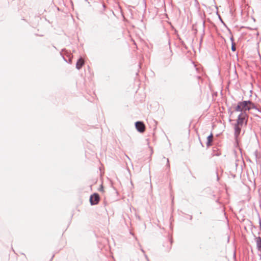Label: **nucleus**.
<instances>
[{
    "label": "nucleus",
    "mask_w": 261,
    "mask_h": 261,
    "mask_svg": "<svg viewBox=\"0 0 261 261\" xmlns=\"http://www.w3.org/2000/svg\"><path fill=\"white\" fill-rule=\"evenodd\" d=\"M247 121V115L246 113H241L238 116L237 123L234 126L235 135L238 136L241 132L243 124H246Z\"/></svg>",
    "instance_id": "1"
},
{
    "label": "nucleus",
    "mask_w": 261,
    "mask_h": 261,
    "mask_svg": "<svg viewBox=\"0 0 261 261\" xmlns=\"http://www.w3.org/2000/svg\"><path fill=\"white\" fill-rule=\"evenodd\" d=\"M254 108V104L251 101H243L238 103L237 106L235 108V110L238 112L245 113L246 111H248Z\"/></svg>",
    "instance_id": "2"
},
{
    "label": "nucleus",
    "mask_w": 261,
    "mask_h": 261,
    "mask_svg": "<svg viewBox=\"0 0 261 261\" xmlns=\"http://www.w3.org/2000/svg\"><path fill=\"white\" fill-rule=\"evenodd\" d=\"M100 200V197L98 194L94 193L91 195L90 197V202L91 205L97 204Z\"/></svg>",
    "instance_id": "3"
},
{
    "label": "nucleus",
    "mask_w": 261,
    "mask_h": 261,
    "mask_svg": "<svg viewBox=\"0 0 261 261\" xmlns=\"http://www.w3.org/2000/svg\"><path fill=\"white\" fill-rule=\"evenodd\" d=\"M135 126L137 129L140 133H143L145 130V126L142 122L138 121L136 122Z\"/></svg>",
    "instance_id": "4"
},
{
    "label": "nucleus",
    "mask_w": 261,
    "mask_h": 261,
    "mask_svg": "<svg viewBox=\"0 0 261 261\" xmlns=\"http://www.w3.org/2000/svg\"><path fill=\"white\" fill-rule=\"evenodd\" d=\"M84 64V60L82 58H80L76 62V67L77 69H80Z\"/></svg>",
    "instance_id": "5"
},
{
    "label": "nucleus",
    "mask_w": 261,
    "mask_h": 261,
    "mask_svg": "<svg viewBox=\"0 0 261 261\" xmlns=\"http://www.w3.org/2000/svg\"><path fill=\"white\" fill-rule=\"evenodd\" d=\"M255 241L257 249L261 252V238L259 237L256 238Z\"/></svg>",
    "instance_id": "6"
},
{
    "label": "nucleus",
    "mask_w": 261,
    "mask_h": 261,
    "mask_svg": "<svg viewBox=\"0 0 261 261\" xmlns=\"http://www.w3.org/2000/svg\"><path fill=\"white\" fill-rule=\"evenodd\" d=\"M213 135L212 134H211L210 136H208L207 138V146H210L211 145V143L213 141Z\"/></svg>",
    "instance_id": "7"
},
{
    "label": "nucleus",
    "mask_w": 261,
    "mask_h": 261,
    "mask_svg": "<svg viewBox=\"0 0 261 261\" xmlns=\"http://www.w3.org/2000/svg\"><path fill=\"white\" fill-rule=\"evenodd\" d=\"M231 49L233 50V51H235L236 50V48L234 47V45H232V47H231Z\"/></svg>",
    "instance_id": "8"
},
{
    "label": "nucleus",
    "mask_w": 261,
    "mask_h": 261,
    "mask_svg": "<svg viewBox=\"0 0 261 261\" xmlns=\"http://www.w3.org/2000/svg\"><path fill=\"white\" fill-rule=\"evenodd\" d=\"M101 192H103V187L102 186H101V187L100 188V190H99Z\"/></svg>",
    "instance_id": "9"
},
{
    "label": "nucleus",
    "mask_w": 261,
    "mask_h": 261,
    "mask_svg": "<svg viewBox=\"0 0 261 261\" xmlns=\"http://www.w3.org/2000/svg\"><path fill=\"white\" fill-rule=\"evenodd\" d=\"M259 224H260V228H261V222H260Z\"/></svg>",
    "instance_id": "10"
}]
</instances>
